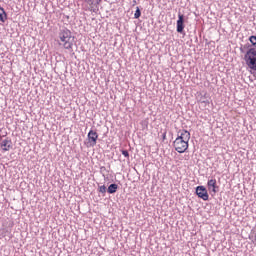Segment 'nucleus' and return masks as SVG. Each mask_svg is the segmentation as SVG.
Instances as JSON below:
<instances>
[{
  "label": "nucleus",
  "mask_w": 256,
  "mask_h": 256,
  "mask_svg": "<svg viewBox=\"0 0 256 256\" xmlns=\"http://www.w3.org/2000/svg\"><path fill=\"white\" fill-rule=\"evenodd\" d=\"M59 39V45H62L64 49H67L68 51H73V43L75 42V37H73L69 29H61L59 32Z\"/></svg>",
  "instance_id": "nucleus-1"
},
{
  "label": "nucleus",
  "mask_w": 256,
  "mask_h": 256,
  "mask_svg": "<svg viewBox=\"0 0 256 256\" xmlns=\"http://www.w3.org/2000/svg\"><path fill=\"white\" fill-rule=\"evenodd\" d=\"M244 61L249 69L256 71V48H250L244 55Z\"/></svg>",
  "instance_id": "nucleus-2"
},
{
  "label": "nucleus",
  "mask_w": 256,
  "mask_h": 256,
  "mask_svg": "<svg viewBox=\"0 0 256 256\" xmlns=\"http://www.w3.org/2000/svg\"><path fill=\"white\" fill-rule=\"evenodd\" d=\"M173 146L175 148V151H177V153H185V151L189 149V142H186L181 138H176L175 141L173 142Z\"/></svg>",
  "instance_id": "nucleus-3"
},
{
  "label": "nucleus",
  "mask_w": 256,
  "mask_h": 256,
  "mask_svg": "<svg viewBox=\"0 0 256 256\" xmlns=\"http://www.w3.org/2000/svg\"><path fill=\"white\" fill-rule=\"evenodd\" d=\"M196 195L203 201H209V193L207 192V188H205V186H197Z\"/></svg>",
  "instance_id": "nucleus-4"
},
{
  "label": "nucleus",
  "mask_w": 256,
  "mask_h": 256,
  "mask_svg": "<svg viewBox=\"0 0 256 256\" xmlns=\"http://www.w3.org/2000/svg\"><path fill=\"white\" fill-rule=\"evenodd\" d=\"M185 30V15L179 13L178 20L176 22V31L177 33H183Z\"/></svg>",
  "instance_id": "nucleus-5"
},
{
  "label": "nucleus",
  "mask_w": 256,
  "mask_h": 256,
  "mask_svg": "<svg viewBox=\"0 0 256 256\" xmlns=\"http://www.w3.org/2000/svg\"><path fill=\"white\" fill-rule=\"evenodd\" d=\"M97 139H99V134L94 130H90L88 133V141L92 147L97 145Z\"/></svg>",
  "instance_id": "nucleus-6"
},
{
  "label": "nucleus",
  "mask_w": 256,
  "mask_h": 256,
  "mask_svg": "<svg viewBox=\"0 0 256 256\" xmlns=\"http://www.w3.org/2000/svg\"><path fill=\"white\" fill-rule=\"evenodd\" d=\"M0 147L2 148V151H11V149H13V142L11 139L6 138L1 141Z\"/></svg>",
  "instance_id": "nucleus-7"
},
{
  "label": "nucleus",
  "mask_w": 256,
  "mask_h": 256,
  "mask_svg": "<svg viewBox=\"0 0 256 256\" xmlns=\"http://www.w3.org/2000/svg\"><path fill=\"white\" fill-rule=\"evenodd\" d=\"M178 139H181L182 141H186V143H189V140L191 139V133L187 130H180L178 132Z\"/></svg>",
  "instance_id": "nucleus-8"
},
{
  "label": "nucleus",
  "mask_w": 256,
  "mask_h": 256,
  "mask_svg": "<svg viewBox=\"0 0 256 256\" xmlns=\"http://www.w3.org/2000/svg\"><path fill=\"white\" fill-rule=\"evenodd\" d=\"M207 187L212 193H217L219 191V186H217L216 179L211 178L208 180Z\"/></svg>",
  "instance_id": "nucleus-9"
},
{
  "label": "nucleus",
  "mask_w": 256,
  "mask_h": 256,
  "mask_svg": "<svg viewBox=\"0 0 256 256\" xmlns=\"http://www.w3.org/2000/svg\"><path fill=\"white\" fill-rule=\"evenodd\" d=\"M117 189H119V185L116 183L110 184L107 188V193L113 195V193H117Z\"/></svg>",
  "instance_id": "nucleus-10"
},
{
  "label": "nucleus",
  "mask_w": 256,
  "mask_h": 256,
  "mask_svg": "<svg viewBox=\"0 0 256 256\" xmlns=\"http://www.w3.org/2000/svg\"><path fill=\"white\" fill-rule=\"evenodd\" d=\"M5 21H7V12L3 7H0V22L5 23Z\"/></svg>",
  "instance_id": "nucleus-11"
},
{
  "label": "nucleus",
  "mask_w": 256,
  "mask_h": 256,
  "mask_svg": "<svg viewBox=\"0 0 256 256\" xmlns=\"http://www.w3.org/2000/svg\"><path fill=\"white\" fill-rule=\"evenodd\" d=\"M141 17V9L139 7H136V11L134 13V19H139Z\"/></svg>",
  "instance_id": "nucleus-12"
},
{
  "label": "nucleus",
  "mask_w": 256,
  "mask_h": 256,
  "mask_svg": "<svg viewBox=\"0 0 256 256\" xmlns=\"http://www.w3.org/2000/svg\"><path fill=\"white\" fill-rule=\"evenodd\" d=\"M99 193H107V187L105 185L99 186Z\"/></svg>",
  "instance_id": "nucleus-13"
},
{
  "label": "nucleus",
  "mask_w": 256,
  "mask_h": 256,
  "mask_svg": "<svg viewBox=\"0 0 256 256\" xmlns=\"http://www.w3.org/2000/svg\"><path fill=\"white\" fill-rule=\"evenodd\" d=\"M249 41H250V43H252L253 46H255L256 45V36H250Z\"/></svg>",
  "instance_id": "nucleus-14"
},
{
  "label": "nucleus",
  "mask_w": 256,
  "mask_h": 256,
  "mask_svg": "<svg viewBox=\"0 0 256 256\" xmlns=\"http://www.w3.org/2000/svg\"><path fill=\"white\" fill-rule=\"evenodd\" d=\"M122 155H124V157H126V159H129V151L127 150H121Z\"/></svg>",
  "instance_id": "nucleus-15"
},
{
  "label": "nucleus",
  "mask_w": 256,
  "mask_h": 256,
  "mask_svg": "<svg viewBox=\"0 0 256 256\" xmlns=\"http://www.w3.org/2000/svg\"><path fill=\"white\" fill-rule=\"evenodd\" d=\"M165 137H166V134H163V139H165Z\"/></svg>",
  "instance_id": "nucleus-16"
}]
</instances>
